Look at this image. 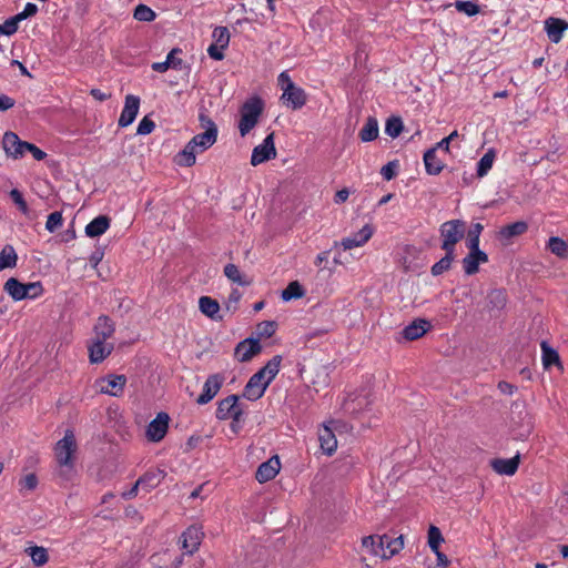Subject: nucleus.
Segmentation results:
<instances>
[{"label":"nucleus","mask_w":568,"mask_h":568,"mask_svg":"<svg viewBox=\"0 0 568 568\" xmlns=\"http://www.w3.org/2000/svg\"><path fill=\"white\" fill-rule=\"evenodd\" d=\"M199 120L205 131L194 135L184 149L178 153L175 161L181 166L195 164L196 154L206 151L216 142L217 126L213 120L205 113H200Z\"/></svg>","instance_id":"obj_1"},{"label":"nucleus","mask_w":568,"mask_h":568,"mask_svg":"<svg viewBox=\"0 0 568 568\" xmlns=\"http://www.w3.org/2000/svg\"><path fill=\"white\" fill-rule=\"evenodd\" d=\"M78 449L77 439L72 429L64 432L63 438L57 442L54 446V456L60 467L59 475L64 479H69L74 469L75 453Z\"/></svg>","instance_id":"obj_2"},{"label":"nucleus","mask_w":568,"mask_h":568,"mask_svg":"<svg viewBox=\"0 0 568 568\" xmlns=\"http://www.w3.org/2000/svg\"><path fill=\"white\" fill-rule=\"evenodd\" d=\"M263 109L264 103L258 97H252L244 102L240 111L241 119L239 122L241 136H245L257 124Z\"/></svg>","instance_id":"obj_3"},{"label":"nucleus","mask_w":568,"mask_h":568,"mask_svg":"<svg viewBox=\"0 0 568 568\" xmlns=\"http://www.w3.org/2000/svg\"><path fill=\"white\" fill-rule=\"evenodd\" d=\"M282 357L276 355L256 372L246 383L244 390H265L280 371Z\"/></svg>","instance_id":"obj_4"},{"label":"nucleus","mask_w":568,"mask_h":568,"mask_svg":"<svg viewBox=\"0 0 568 568\" xmlns=\"http://www.w3.org/2000/svg\"><path fill=\"white\" fill-rule=\"evenodd\" d=\"M439 232L443 239L442 248L446 253H454L455 245L465 235L466 224L462 220H450L440 225Z\"/></svg>","instance_id":"obj_5"},{"label":"nucleus","mask_w":568,"mask_h":568,"mask_svg":"<svg viewBox=\"0 0 568 568\" xmlns=\"http://www.w3.org/2000/svg\"><path fill=\"white\" fill-rule=\"evenodd\" d=\"M239 399L240 397L236 394H232L222 399L216 409V417L219 419H232L231 427L234 433H237V424L243 415V408Z\"/></svg>","instance_id":"obj_6"},{"label":"nucleus","mask_w":568,"mask_h":568,"mask_svg":"<svg viewBox=\"0 0 568 568\" xmlns=\"http://www.w3.org/2000/svg\"><path fill=\"white\" fill-rule=\"evenodd\" d=\"M171 417L165 412L158 413L156 417L152 419L145 429V438L150 443H160L169 430Z\"/></svg>","instance_id":"obj_7"},{"label":"nucleus","mask_w":568,"mask_h":568,"mask_svg":"<svg viewBox=\"0 0 568 568\" xmlns=\"http://www.w3.org/2000/svg\"><path fill=\"white\" fill-rule=\"evenodd\" d=\"M203 538L204 532L201 526L192 525L187 527L180 537L182 549L185 550L184 554L191 556L197 551Z\"/></svg>","instance_id":"obj_8"},{"label":"nucleus","mask_w":568,"mask_h":568,"mask_svg":"<svg viewBox=\"0 0 568 568\" xmlns=\"http://www.w3.org/2000/svg\"><path fill=\"white\" fill-rule=\"evenodd\" d=\"M276 156L274 133L268 134L264 141L256 145L251 155V164L256 166Z\"/></svg>","instance_id":"obj_9"},{"label":"nucleus","mask_w":568,"mask_h":568,"mask_svg":"<svg viewBox=\"0 0 568 568\" xmlns=\"http://www.w3.org/2000/svg\"><path fill=\"white\" fill-rule=\"evenodd\" d=\"M379 550L374 549L373 555L389 559L404 548L403 536L389 538L387 535L378 536Z\"/></svg>","instance_id":"obj_10"},{"label":"nucleus","mask_w":568,"mask_h":568,"mask_svg":"<svg viewBox=\"0 0 568 568\" xmlns=\"http://www.w3.org/2000/svg\"><path fill=\"white\" fill-rule=\"evenodd\" d=\"M26 146H28V142L20 140L14 132L9 131L3 134L2 148L7 156L14 160L22 158L26 152Z\"/></svg>","instance_id":"obj_11"},{"label":"nucleus","mask_w":568,"mask_h":568,"mask_svg":"<svg viewBox=\"0 0 568 568\" xmlns=\"http://www.w3.org/2000/svg\"><path fill=\"white\" fill-rule=\"evenodd\" d=\"M89 359L92 364L103 362L113 351V344L91 338L88 342Z\"/></svg>","instance_id":"obj_12"},{"label":"nucleus","mask_w":568,"mask_h":568,"mask_svg":"<svg viewBox=\"0 0 568 568\" xmlns=\"http://www.w3.org/2000/svg\"><path fill=\"white\" fill-rule=\"evenodd\" d=\"M140 109V98L133 94L125 97L124 106L119 118V126L125 128L133 123Z\"/></svg>","instance_id":"obj_13"},{"label":"nucleus","mask_w":568,"mask_h":568,"mask_svg":"<svg viewBox=\"0 0 568 568\" xmlns=\"http://www.w3.org/2000/svg\"><path fill=\"white\" fill-rule=\"evenodd\" d=\"M281 100L287 106L293 110H297L305 105L306 93L302 88L295 84H288V87L283 91Z\"/></svg>","instance_id":"obj_14"},{"label":"nucleus","mask_w":568,"mask_h":568,"mask_svg":"<svg viewBox=\"0 0 568 568\" xmlns=\"http://www.w3.org/2000/svg\"><path fill=\"white\" fill-rule=\"evenodd\" d=\"M373 233V227L366 224L358 232L344 237L339 244L345 251L359 247L369 241Z\"/></svg>","instance_id":"obj_15"},{"label":"nucleus","mask_w":568,"mask_h":568,"mask_svg":"<svg viewBox=\"0 0 568 568\" xmlns=\"http://www.w3.org/2000/svg\"><path fill=\"white\" fill-rule=\"evenodd\" d=\"M281 463L277 456L271 457L268 460L262 463L256 473L255 478L258 483L263 484L273 479L280 471Z\"/></svg>","instance_id":"obj_16"},{"label":"nucleus","mask_w":568,"mask_h":568,"mask_svg":"<svg viewBox=\"0 0 568 568\" xmlns=\"http://www.w3.org/2000/svg\"><path fill=\"white\" fill-rule=\"evenodd\" d=\"M488 261L487 254L480 248H469V253L463 258L464 272L473 275L478 272L479 264Z\"/></svg>","instance_id":"obj_17"},{"label":"nucleus","mask_w":568,"mask_h":568,"mask_svg":"<svg viewBox=\"0 0 568 568\" xmlns=\"http://www.w3.org/2000/svg\"><path fill=\"white\" fill-rule=\"evenodd\" d=\"M260 351L261 345L257 339L246 338L236 345L234 354L240 362H247Z\"/></svg>","instance_id":"obj_18"},{"label":"nucleus","mask_w":568,"mask_h":568,"mask_svg":"<svg viewBox=\"0 0 568 568\" xmlns=\"http://www.w3.org/2000/svg\"><path fill=\"white\" fill-rule=\"evenodd\" d=\"M567 29L568 23L561 19L551 17L545 21V31L552 43H558Z\"/></svg>","instance_id":"obj_19"},{"label":"nucleus","mask_w":568,"mask_h":568,"mask_svg":"<svg viewBox=\"0 0 568 568\" xmlns=\"http://www.w3.org/2000/svg\"><path fill=\"white\" fill-rule=\"evenodd\" d=\"M368 400L365 396H361L358 393H348L343 399L341 408L348 415H355L362 412Z\"/></svg>","instance_id":"obj_20"},{"label":"nucleus","mask_w":568,"mask_h":568,"mask_svg":"<svg viewBox=\"0 0 568 568\" xmlns=\"http://www.w3.org/2000/svg\"><path fill=\"white\" fill-rule=\"evenodd\" d=\"M430 327L432 325L427 320L417 318L403 329V336L407 341H415L424 336Z\"/></svg>","instance_id":"obj_21"},{"label":"nucleus","mask_w":568,"mask_h":568,"mask_svg":"<svg viewBox=\"0 0 568 568\" xmlns=\"http://www.w3.org/2000/svg\"><path fill=\"white\" fill-rule=\"evenodd\" d=\"M519 458V454L508 459L495 458L490 462V466L499 475L513 476L518 469Z\"/></svg>","instance_id":"obj_22"},{"label":"nucleus","mask_w":568,"mask_h":568,"mask_svg":"<svg viewBox=\"0 0 568 568\" xmlns=\"http://www.w3.org/2000/svg\"><path fill=\"white\" fill-rule=\"evenodd\" d=\"M115 332L114 323L105 315L98 318L93 327V339L108 341Z\"/></svg>","instance_id":"obj_23"},{"label":"nucleus","mask_w":568,"mask_h":568,"mask_svg":"<svg viewBox=\"0 0 568 568\" xmlns=\"http://www.w3.org/2000/svg\"><path fill=\"white\" fill-rule=\"evenodd\" d=\"M199 308L206 317L217 321L222 317L219 315L220 313V304L217 301L210 296H201L199 300Z\"/></svg>","instance_id":"obj_24"},{"label":"nucleus","mask_w":568,"mask_h":568,"mask_svg":"<svg viewBox=\"0 0 568 568\" xmlns=\"http://www.w3.org/2000/svg\"><path fill=\"white\" fill-rule=\"evenodd\" d=\"M110 226V220L104 215H99L85 226V234L89 237H98L106 232Z\"/></svg>","instance_id":"obj_25"},{"label":"nucleus","mask_w":568,"mask_h":568,"mask_svg":"<svg viewBox=\"0 0 568 568\" xmlns=\"http://www.w3.org/2000/svg\"><path fill=\"white\" fill-rule=\"evenodd\" d=\"M164 478V471L160 469H152L146 471L143 476L138 479V485H141L143 489L150 491L155 488Z\"/></svg>","instance_id":"obj_26"},{"label":"nucleus","mask_w":568,"mask_h":568,"mask_svg":"<svg viewBox=\"0 0 568 568\" xmlns=\"http://www.w3.org/2000/svg\"><path fill=\"white\" fill-rule=\"evenodd\" d=\"M541 361L545 368H551L556 366L561 368V363L559 358V354L556 349L548 345L547 342H541Z\"/></svg>","instance_id":"obj_27"},{"label":"nucleus","mask_w":568,"mask_h":568,"mask_svg":"<svg viewBox=\"0 0 568 568\" xmlns=\"http://www.w3.org/2000/svg\"><path fill=\"white\" fill-rule=\"evenodd\" d=\"M424 164H425L426 172L430 175L439 174L445 166L444 161L438 159L435 150H427L425 152Z\"/></svg>","instance_id":"obj_28"},{"label":"nucleus","mask_w":568,"mask_h":568,"mask_svg":"<svg viewBox=\"0 0 568 568\" xmlns=\"http://www.w3.org/2000/svg\"><path fill=\"white\" fill-rule=\"evenodd\" d=\"M126 385V377L124 375L110 374L97 381V386L100 390H108L109 388H124Z\"/></svg>","instance_id":"obj_29"},{"label":"nucleus","mask_w":568,"mask_h":568,"mask_svg":"<svg viewBox=\"0 0 568 568\" xmlns=\"http://www.w3.org/2000/svg\"><path fill=\"white\" fill-rule=\"evenodd\" d=\"M321 448L327 454L332 455L337 448V440L331 427L324 426L320 433Z\"/></svg>","instance_id":"obj_30"},{"label":"nucleus","mask_w":568,"mask_h":568,"mask_svg":"<svg viewBox=\"0 0 568 568\" xmlns=\"http://www.w3.org/2000/svg\"><path fill=\"white\" fill-rule=\"evenodd\" d=\"M4 291L13 301L26 300V284L10 277L4 284Z\"/></svg>","instance_id":"obj_31"},{"label":"nucleus","mask_w":568,"mask_h":568,"mask_svg":"<svg viewBox=\"0 0 568 568\" xmlns=\"http://www.w3.org/2000/svg\"><path fill=\"white\" fill-rule=\"evenodd\" d=\"M527 230L528 224L524 221H518L501 227L499 231V236L503 240H510L511 237L524 234Z\"/></svg>","instance_id":"obj_32"},{"label":"nucleus","mask_w":568,"mask_h":568,"mask_svg":"<svg viewBox=\"0 0 568 568\" xmlns=\"http://www.w3.org/2000/svg\"><path fill=\"white\" fill-rule=\"evenodd\" d=\"M378 136V122L374 118H369L362 130L359 131V138L363 142L374 141Z\"/></svg>","instance_id":"obj_33"},{"label":"nucleus","mask_w":568,"mask_h":568,"mask_svg":"<svg viewBox=\"0 0 568 568\" xmlns=\"http://www.w3.org/2000/svg\"><path fill=\"white\" fill-rule=\"evenodd\" d=\"M17 254L11 245L4 246L0 252V272L17 264Z\"/></svg>","instance_id":"obj_34"},{"label":"nucleus","mask_w":568,"mask_h":568,"mask_svg":"<svg viewBox=\"0 0 568 568\" xmlns=\"http://www.w3.org/2000/svg\"><path fill=\"white\" fill-rule=\"evenodd\" d=\"M495 161V151L488 150L477 163V175L485 176L491 169Z\"/></svg>","instance_id":"obj_35"},{"label":"nucleus","mask_w":568,"mask_h":568,"mask_svg":"<svg viewBox=\"0 0 568 568\" xmlns=\"http://www.w3.org/2000/svg\"><path fill=\"white\" fill-rule=\"evenodd\" d=\"M26 552L31 557L33 564L38 567L43 566L49 560L48 551L43 547H29L26 549Z\"/></svg>","instance_id":"obj_36"},{"label":"nucleus","mask_w":568,"mask_h":568,"mask_svg":"<svg viewBox=\"0 0 568 568\" xmlns=\"http://www.w3.org/2000/svg\"><path fill=\"white\" fill-rule=\"evenodd\" d=\"M547 247L558 257H565L568 254V244L558 236H551L548 241Z\"/></svg>","instance_id":"obj_37"},{"label":"nucleus","mask_w":568,"mask_h":568,"mask_svg":"<svg viewBox=\"0 0 568 568\" xmlns=\"http://www.w3.org/2000/svg\"><path fill=\"white\" fill-rule=\"evenodd\" d=\"M304 295V290L297 281L291 282L282 292V300L288 302L293 298H301Z\"/></svg>","instance_id":"obj_38"},{"label":"nucleus","mask_w":568,"mask_h":568,"mask_svg":"<svg viewBox=\"0 0 568 568\" xmlns=\"http://www.w3.org/2000/svg\"><path fill=\"white\" fill-rule=\"evenodd\" d=\"M488 303L491 308L503 310L507 303V296L503 290H493L488 294Z\"/></svg>","instance_id":"obj_39"},{"label":"nucleus","mask_w":568,"mask_h":568,"mask_svg":"<svg viewBox=\"0 0 568 568\" xmlns=\"http://www.w3.org/2000/svg\"><path fill=\"white\" fill-rule=\"evenodd\" d=\"M484 226L480 223H475L471 225L467 235V246L468 248H479V237L481 234Z\"/></svg>","instance_id":"obj_40"},{"label":"nucleus","mask_w":568,"mask_h":568,"mask_svg":"<svg viewBox=\"0 0 568 568\" xmlns=\"http://www.w3.org/2000/svg\"><path fill=\"white\" fill-rule=\"evenodd\" d=\"M213 43L227 48L230 43V32L226 27H216L212 33Z\"/></svg>","instance_id":"obj_41"},{"label":"nucleus","mask_w":568,"mask_h":568,"mask_svg":"<svg viewBox=\"0 0 568 568\" xmlns=\"http://www.w3.org/2000/svg\"><path fill=\"white\" fill-rule=\"evenodd\" d=\"M224 274H225V276H226L230 281H232V282H234V283H236V284H239V285H246V284H248V283L243 278L242 273H241V271L239 270V267H237L236 265H234V264H227V265H225V267H224Z\"/></svg>","instance_id":"obj_42"},{"label":"nucleus","mask_w":568,"mask_h":568,"mask_svg":"<svg viewBox=\"0 0 568 568\" xmlns=\"http://www.w3.org/2000/svg\"><path fill=\"white\" fill-rule=\"evenodd\" d=\"M133 17L139 21L150 22L155 18L154 11L144 4H139L133 13Z\"/></svg>","instance_id":"obj_43"},{"label":"nucleus","mask_w":568,"mask_h":568,"mask_svg":"<svg viewBox=\"0 0 568 568\" xmlns=\"http://www.w3.org/2000/svg\"><path fill=\"white\" fill-rule=\"evenodd\" d=\"M403 131V122L399 118L388 119L385 125V133L390 138H397Z\"/></svg>","instance_id":"obj_44"},{"label":"nucleus","mask_w":568,"mask_h":568,"mask_svg":"<svg viewBox=\"0 0 568 568\" xmlns=\"http://www.w3.org/2000/svg\"><path fill=\"white\" fill-rule=\"evenodd\" d=\"M453 254L454 253H446V255L442 260L435 263L432 267V274L437 276L447 271L452 265Z\"/></svg>","instance_id":"obj_45"},{"label":"nucleus","mask_w":568,"mask_h":568,"mask_svg":"<svg viewBox=\"0 0 568 568\" xmlns=\"http://www.w3.org/2000/svg\"><path fill=\"white\" fill-rule=\"evenodd\" d=\"M455 8L469 17L475 16L479 12V7L471 1H456Z\"/></svg>","instance_id":"obj_46"},{"label":"nucleus","mask_w":568,"mask_h":568,"mask_svg":"<svg viewBox=\"0 0 568 568\" xmlns=\"http://www.w3.org/2000/svg\"><path fill=\"white\" fill-rule=\"evenodd\" d=\"M62 221H63V219H62V214L60 212H58V211L52 212L51 214H49V216L47 219L45 229L49 232H54L62 225Z\"/></svg>","instance_id":"obj_47"},{"label":"nucleus","mask_w":568,"mask_h":568,"mask_svg":"<svg viewBox=\"0 0 568 568\" xmlns=\"http://www.w3.org/2000/svg\"><path fill=\"white\" fill-rule=\"evenodd\" d=\"M276 331V324L273 321H265L257 325V334L261 337H271Z\"/></svg>","instance_id":"obj_48"},{"label":"nucleus","mask_w":568,"mask_h":568,"mask_svg":"<svg viewBox=\"0 0 568 568\" xmlns=\"http://www.w3.org/2000/svg\"><path fill=\"white\" fill-rule=\"evenodd\" d=\"M444 542V537L438 527L430 525L428 529V546H440Z\"/></svg>","instance_id":"obj_49"},{"label":"nucleus","mask_w":568,"mask_h":568,"mask_svg":"<svg viewBox=\"0 0 568 568\" xmlns=\"http://www.w3.org/2000/svg\"><path fill=\"white\" fill-rule=\"evenodd\" d=\"M43 293L40 282L26 283V298H37Z\"/></svg>","instance_id":"obj_50"},{"label":"nucleus","mask_w":568,"mask_h":568,"mask_svg":"<svg viewBox=\"0 0 568 568\" xmlns=\"http://www.w3.org/2000/svg\"><path fill=\"white\" fill-rule=\"evenodd\" d=\"M223 386V377L220 375H212L206 379L203 390H220Z\"/></svg>","instance_id":"obj_51"},{"label":"nucleus","mask_w":568,"mask_h":568,"mask_svg":"<svg viewBox=\"0 0 568 568\" xmlns=\"http://www.w3.org/2000/svg\"><path fill=\"white\" fill-rule=\"evenodd\" d=\"M180 52H181L180 49H172L168 53L165 60H166L170 69L181 70L183 62H182V60L180 58L176 57V54H179Z\"/></svg>","instance_id":"obj_52"},{"label":"nucleus","mask_w":568,"mask_h":568,"mask_svg":"<svg viewBox=\"0 0 568 568\" xmlns=\"http://www.w3.org/2000/svg\"><path fill=\"white\" fill-rule=\"evenodd\" d=\"M154 122L148 116H144L138 125L136 133L140 135H146L150 134L154 130Z\"/></svg>","instance_id":"obj_53"},{"label":"nucleus","mask_w":568,"mask_h":568,"mask_svg":"<svg viewBox=\"0 0 568 568\" xmlns=\"http://www.w3.org/2000/svg\"><path fill=\"white\" fill-rule=\"evenodd\" d=\"M19 485L21 489L34 490L38 486V478L36 474H28L20 479Z\"/></svg>","instance_id":"obj_54"},{"label":"nucleus","mask_w":568,"mask_h":568,"mask_svg":"<svg viewBox=\"0 0 568 568\" xmlns=\"http://www.w3.org/2000/svg\"><path fill=\"white\" fill-rule=\"evenodd\" d=\"M21 21L20 19H18V16L11 18V19H8L3 26H1V33L3 34H7V36H11L13 33L17 32L18 30V22Z\"/></svg>","instance_id":"obj_55"},{"label":"nucleus","mask_w":568,"mask_h":568,"mask_svg":"<svg viewBox=\"0 0 568 568\" xmlns=\"http://www.w3.org/2000/svg\"><path fill=\"white\" fill-rule=\"evenodd\" d=\"M10 197L12 199V201L18 205L19 210L22 212V213H28V205H27V202L24 201L22 194L20 193V191H18L17 189H13L10 191Z\"/></svg>","instance_id":"obj_56"},{"label":"nucleus","mask_w":568,"mask_h":568,"mask_svg":"<svg viewBox=\"0 0 568 568\" xmlns=\"http://www.w3.org/2000/svg\"><path fill=\"white\" fill-rule=\"evenodd\" d=\"M396 168H397V163L396 162H388L381 170L382 176L386 181H390L396 175Z\"/></svg>","instance_id":"obj_57"},{"label":"nucleus","mask_w":568,"mask_h":568,"mask_svg":"<svg viewBox=\"0 0 568 568\" xmlns=\"http://www.w3.org/2000/svg\"><path fill=\"white\" fill-rule=\"evenodd\" d=\"M37 12H38V7L34 3L28 2L24 6V9L17 16H18V19L24 20L29 17L34 16Z\"/></svg>","instance_id":"obj_58"},{"label":"nucleus","mask_w":568,"mask_h":568,"mask_svg":"<svg viewBox=\"0 0 568 568\" xmlns=\"http://www.w3.org/2000/svg\"><path fill=\"white\" fill-rule=\"evenodd\" d=\"M224 49H225L224 47H220V45H217V44L212 43V44L207 48V53H209V55H210L212 59H214V60H216V61H220V60H222V59L224 58V54H223V50H224Z\"/></svg>","instance_id":"obj_59"},{"label":"nucleus","mask_w":568,"mask_h":568,"mask_svg":"<svg viewBox=\"0 0 568 568\" xmlns=\"http://www.w3.org/2000/svg\"><path fill=\"white\" fill-rule=\"evenodd\" d=\"M363 547L369 549L371 554H373L374 549L379 550L378 547V538L376 539L375 536H366L362 539Z\"/></svg>","instance_id":"obj_60"},{"label":"nucleus","mask_w":568,"mask_h":568,"mask_svg":"<svg viewBox=\"0 0 568 568\" xmlns=\"http://www.w3.org/2000/svg\"><path fill=\"white\" fill-rule=\"evenodd\" d=\"M26 151H29L37 161H41L47 156L45 152H43L38 146L29 142L28 146H26Z\"/></svg>","instance_id":"obj_61"},{"label":"nucleus","mask_w":568,"mask_h":568,"mask_svg":"<svg viewBox=\"0 0 568 568\" xmlns=\"http://www.w3.org/2000/svg\"><path fill=\"white\" fill-rule=\"evenodd\" d=\"M277 82L282 91H284L288 84H295L286 71H283L278 74Z\"/></svg>","instance_id":"obj_62"},{"label":"nucleus","mask_w":568,"mask_h":568,"mask_svg":"<svg viewBox=\"0 0 568 568\" xmlns=\"http://www.w3.org/2000/svg\"><path fill=\"white\" fill-rule=\"evenodd\" d=\"M14 105V100L6 94H0V111H7Z\"/></svg>","instance_id":"obj_63"},{"label":"nucleus","mask_w":568,"mask_h":568,"mask_svg":"<svg viewBox=\"0 0 568 568\" xmlns=\"http://www.w3.org/2000/svg\"><path fill=\"white\" fill-rule=\"evenodd\" d=\"M90 94L92 95V98L94 100L101 101V102L108 100L111 97L110 93H105V92L101 91L100 89H92L90 91Z\"/></svg>","instance_id":"obj_64"}]
</instances>
